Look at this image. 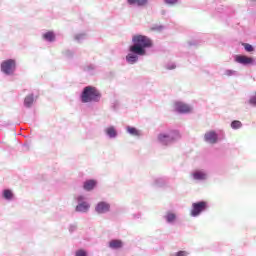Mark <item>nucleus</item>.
<instances>
[{"mask_svg":"<svg viewBox=\"0 0 256 256\" xmlns=\"http://www.w3.org/2000/svg\"><path fill=\"white\" fill-rule=\"evenodd\" d=\"M133 45L129 47V54L126 56V61L130 65H135L139 61V56L147 55V50L153 47V41L147 36L135 35L132 38Z\"/></svg>","mask_w":256,"mask_h":256,"instance_id":"nucleus-1","label":"nucleus"},{"mask_svg":"<svg viewBox=\"0 0 256 256\" xmlns=\"http://www.w3.org/2000/svg\"><path fill=\"white\" fill-rule=\"evenodd\" d=\"M80 99L83 103H99L101 101V92L96 87L86 86Z\"/></svg>","mask_w":256,"mask_h":256,"instance_id":"nucleus-2","label":"nucleus"},{"mask_svg":"<svg viewBox=\"0 0 256 256\" xmlns=\"http://www.w3.org/2000/svg\"><path fill=\"white\" fill-rule=\"evenodd\" d=\"M179 137H181L179 135V132L172 131V132H170V134H163V133L159 134L158 135V140L163 145H169V143H173V141H177V139H179Z\"/></svg>","mask_w":256,"mask_h":256,"instance_id":"nucleus-3","label":"nucleus"},{"mask_svg":"<svg viewBox=\"0 0 256 256\" xmlns=\"http://www.w3.org/2000/svg\"><path fill=\"white\" fill-rule=\"evenodd\" d=\"M207 210V202L200 201L192 204V210L190 212V215L192 217H199L203 211Z\"/></svg>","mask_w":256,"mask_h":256,"instance_id":"nucleus-4","label":"nucleus"},{"mask_svg":"<svg viewBox=\"0 0 256 256\" xmlns=\"http://www.w3.org/2000/svg\"><path fill=\"white\" fill-rule=\"evenodd\" d=\"M16 63L15 60L9 59L5 60L1 64V71L5 73V75H13L15 72Z\"/></svg>","mask_w":256,"mask_h":256,"instance_id":"nucleus-5","label":"nucleus"},{"mask_svg":"<svg viewBox=\"0 0 256 256\" xmlns=\"http://www.w3.org/2000/svg\"><path fill=\"white\" fill-rule=\"evenodd\" d=\"M76 200L79 203L76 206V211H78L79 213H87L91 206L89 205V203L85 202V197L84 196H78L76 198Z\"/></svg>","mask_w":256,"mask_h":256,"instance_id":"nucleus-6","label":"nucleus"},{"mask_svg":"<svg viewBox=\"0 0 256 256\" xmlns=\"http://www.w3.org/2000/svg\"><path fill=\"white\" fill-rule=\"evenodd\" d=\"M235 61L240 63V65H253L255 63V59L245 55H236Z\"/></svg>","mask_w":256,"mask_h":256,"instance_id":"nucleus-7","label":"nucleus"},{"mask_svg":"<svg viewBox=\"0 0 256 256\" xmlns=\"http://www.w3.org/2000/svg\"><path fill=\"white\" fill-rule=\"evenodd\" d=\"M174 109L177 113H191L192 108L191 106L183 103V102H176L174 104Z\"/></svg>","mask_w":256,"mask_h":256,"instance_id":"nucleus-8","label":"nucleus"},{"mask_svg":"<svg viewBox=\"0 0 256 256\" xmlns=\"http://www.w3.org/2000/svg\"><path fill=\"white\" fill-rule=\"evenodd\" d=\"M110 209L111 205L107 202H99L95 207V211L98 212L99 214L108 213Z\"/></svg>","mask_w":256,"mask_h":256,"instance_id":"nucleus-9","label":"nucleus"},{"mask_svg":"<svg viewBox=\"0 0 256 256\" xmlns=\"http://www.w3.org/2000/svg\"><path fill=\"white\" fill-rule=\"evenodd\" d=\"M205 141H207V143H211L212 145L217 143V133H215L214 131H210L207 132L204 136Z\"/></svg>","mask_w":256,"mask_h":256,"instance_id":"nucleus-10","label":"nucleus"},{"mask_svg":"<svg viewBox=\"0 0 256 256\" xmlns=\"http://www.w3.org/2000/svg\"><path fill=\"white\" fill-rule=\"evenodd\" d=\"M96 185H97V181L87 180L84 182L83 189H85V191H93V189H95Z\"/></svg>","mask_w":256,"mask_h":256,"instance_id":"nucleus-11","label":"nucleus"},{"mask_svg":"<svg viewBox=\"0 0 256 256\" xmlns=\"http://www.w3.org/2000/svg\"><path fill=\"white\" fill-rule=\"evenodd\" d=\"M193 178L196 181H203L205 179H207V174H205L204 172L201 171H196L192 174Z\"/></svg>","mask_w":256,"mask_h":256,"instance_id":"nucleus-12","label":"nucleus"},{"mask_svg":"<svg viewBox=\"0 0 256 256\" xmlns=\"http://www.w3.org/2000/svg\"><path fill=\"white\" fill-rule=\"evenodd\" d=\"M110 249H121L123 247V241L121 240H112L109 242Z\"/></svg>","mask_w":256,"mask_h":256,"instance_id":"nucleus-13","label":"nucleus"},{"mask_svg":"<svg viewBox=\"0 0 256 256\" xmlns=\"http://www.w3.org/2000/svg\"><path fill=\"white\" fill-rule=\"evenodd\" d=\"M43 39H45V41L53 42L55 41V33H53V31H48L43 34Z\"/></svg>","mask_w":256,"mask_h":256,"instance_id":"nucleus-14","label":"nucleus"},{"mask_svg":"<svg viewBox=\"0 0 256 256\" xmlns=\"http://www.w3.org/2000/svg\"><path fill=\"white\" fill-rule=\"evenodd\" d=\"M148 0H128L129 5H138V7H144V5H147Z\"/></svg>","mask_w":256,"mask_h":256,"instance_id":"nucleus-15","label":"nucleus"},{"mask_svg":"<svg viewBox=\"0 0 256 256\" xmlns=\"http://www.w3.org/2000/svg\"><path fill=\"white\" fill-rule=\"evenodd\" d=\"M106 134L111 138L117 137V130H115V127L110 126L106 129Z\"/></svg>","mask_w":256,"mask_h":256,"instance_id":"nucleus-16","label":"nucleus"},{"mask_svg":"<svg viewBox=\"0 0 256 256\" xmlns=\"http://www.w3.org/2000/svg\"><path fill=\"white\" fill-rule=\"evenodd\" d=\"M127 131L128 133H130V135H133L134 137H139V135H141L139 130H137V128L135 127H127Z\"/></svg>","mask_w":256,"mask_h":256,"instance_id":"nucleus-17","label":"nucleus"},{"mask_svg":"<svg viewBox=\"0 0 256 256\" xmlns=\"http://www.w3.org/2000/svg\"><path fill=\"white\" fill-rule=\"evenodd\" d=\"M33 101H35V99L33 98V95H28L24 100V104L26 107H31V105H33Z\"/></svg>","mask_w":256,"mask_h":256,"instance_id":"nucleus-18","label":"nucleus"},{"mask_svg":"<svg viewBox=\"0 0 256 256\" xmlns=\"http://www.w3.org/2000/svg\"><path fill=\"white\" fill-rule=\"evenodd\" d=\"M175 219H177V216L175 215V213H171V212H168L167 215H166V221L168 223H173V221H175Z\"/></svg>","mask_w":256,"mask_h":256,"instance_id":"nucleus-19","label":"nucleus"},{"mask_svg":"<svg viewBox=\"0 0 256 256\" xmlns=\"http://www.w3.org/2000/svg\"><path fill=\"white\" fill-rule=\"evenodd\" d=\"M231 127H232V129H241L243 127V123H241V121H239V120H234L231 123Z\"/></svg>","mask_w":256,"mask_h":256,"instance_id":"nucleus-20","label":"nucleus"},{"mask_svg":"<svg viewBox=\"0 0 256 256\" xmlns=\"http://www.w3.org/2000/svg\"><path fill=\"white\" fill-rule=\"evenodd\" d=\"M3 197L4 199H11L13 197V192L11 190H4Z\"/></svg>","mask_w":256,"mask_h":256,"instance_id":"nucleus-21","label":"nucleus"},{"mask_svg":"<svg viewBox=\"0 0 256 256\" xmlns=\"http://www.w3.org/2000/svg\"><path fill=\"white\" fill-rule=\"evenodd\" d=\"M243 47H244L245 51H247L248 53H252V51H255V49L251 46V44L244 43Z\"/></svg>","mask_w":256,"mask_h":256,"instance_id":"nucleus-22","label":"nucleus"},{"mask_svg":"<svg viewBox=\"0 0 256 256\" xmlns=\"http://www.w3.org/2000/svg\"><path fill=\"white\" fill-rule=\"evenodd\" d=\"M75 256H87V251L80 249L76 251Z\"/></svg>","mask_w":256,"mask_h":256,"instance_id":"nucleus-23","label":"nucleus"},{"mask_svg":"<svg viewBox=\"0 0 256 256\" xmlns=\"http://www.w3.org/2000/svg\"><path fill=\"white\" fill-rule=\"evenodd\" d=\"M179 0H164L166 5H177Z\"/></svg>","mask_w":256,"mask_h":256,"instance_id":"nucleus-24","label":"nucleus"},{"mask_svg":"<svg viewBox=\"0 0 256 256\" xmlns=\"http://www.w3.org/2000/svg\"><path fill=\"white\" fill-rule=\"evenodd\" d=\"M187 252L186 251H179L176 253V256H187Z\"/></svg>","mask_w":256,"mask_h":256,"instance_id":"nucleus-25","label":"nucleus"},{"mask_svg":"<svg viewBox=\"0 0 256 256\" xmlns=\"http://www.w3.org/2000/svg\"><path fill=\"white\" fill-rule=\"evenodd\" d=\"M249 103H250V105H256V96L252 97V98L249 100Z\"/></svg>","mask_w":256,"mask_h":256,"instance_id":"nucleus-26","label":"nucleus"},{"mask_svg":"<svg viewBox=\"0 0 256 256\" xmlns=\"http://www.w3.org/2000/svg\"><path fill=\"white\" fill-rule=\"evenodd\" d=\"M227 74H228V75H231V74H233V71L228 70V71H227Z\"/></svg>","mask_w":256,"mask_h":256,"instance_id":"nucleus-27","label":"nucleus"}]
</instances>
